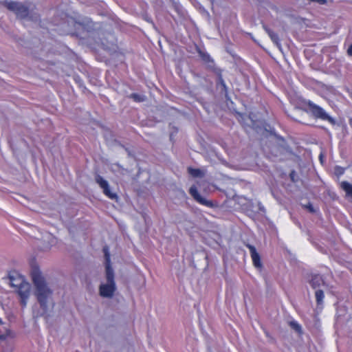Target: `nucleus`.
<instances>
[{
  "label": "nucleus",
  "instance_id": "obj_21",
  "mask_svg": "<svg viewBox=\"0 0 352 352\" xmlns=\"http://www.w3.org/2000/svg\"><path fill=\"white\" fill-rule=\"evenodd\" d=\"M306 207L309 209V210L310 212H314V209L313 206L311 204L307 205Z\"/></svg>",
  "mask_w": 352,
  "mask_h": 352
},
{
  "label": "nucleus",
  "instance_id": "obj_11",
  "mask_svg": "<svg viewBox=\"0 0 352 352\" xmlns=\"http://www.w3.org/2000/svg\"><path fill=\"white\" fill-rule=\"evenodd\" d=\"M43 241L46 243V245L44 247L45 249H50L52 246L54 245L57 241L56 239L50 234H47L43 237Z\"/></svg>",
  "mask_w": 352,
  "mask_h": 352
},
{
  "label": "nucleus",
  "instance_id": "obj_6",
  "mask_svg": "<svg viewBox=\"0 0 352 352\" xmlns=\"http://www.w3.org/2000/svg\"><path fill=\"white\" fill-rule=\"evenodd\" d=\"M189 193L194 198V199L199 204L208 208H212L213 204L211 201L208 200L205 197L201 196L195 186H192L189 189Z\"/></svg>",
  "mask_w": 352,
  "mask_h": 352
},
{
  "label": "nucleus",
  "instance_id": "obj_26",
  "mask_svg": "<svg viewBox=\"0 0 352 352\" xmlns=\"http://www.w3.org/2000/svg\"><path fill=\"white\" fill-rule=\"evenodd\" d=\"M115 166H117V167H120L119 164H116Z\"/></svg>",
  "mask_w": 352,
  "mask_h": 352
},
{
  "label": "nucleus",
  "instance_id": "obj_22",
  "mask_svg": "<svg viewBox=\"0 0 352 352\" xmlns=\"http://www.w3.org/2000/svg\"><path fill=\"white\" fill-rule=\"evenodd\" d=\"M6 339V336L0 335V341L4 340Z\"/></svg>",
  "mask_w": 352,
  "mask_h": 352
},
{
  "label": "nucleus",
  "instance_id": "obj_23",
  "mask_svg": "<svg viewBox=\"0 0 352 352\" xmlns=\"http://www.w3.org/2000/svg\"><path fill=\"white\" fill-rule=\"evenodd\" d=\"M127 170L124 168H122V174H124V172H126Z\"/></svg>",
  "mask_w": 352,
  "mask_h": 352
},
{
  "label": "nucleus",
  "instance_id": "obj_7",
  "mask_svg": "<svg viewBox=\"0 0 352 352\" xmlns=\"http://www.w3.org/2000/svg\"><path fill=\"white\" fill-rule=\"evenodd\" d=\"M96 182L100 186V187L103 190L104 194L107 196L109 198L113 199L116 198L117 195L116 193L112 192L110 190L109 183L107 180L103 179L101 176L97 175L96 177Z\"/></svg>",
  "mask_w": 352,
  "mask_h": 352
},
{
  "label": "nucleus",
  "instance_id": "obj_24",
  "mask_svg": "<svg viewBox=\"0 0 352 352\" xmlns=\"http://www.w3.org/2000/svg\"><path fill=\"white\" fill-rule=\"evenodd\" d=\"M350 124L352 125V118H350Z\"/></svg>",
  "mask_w": 352,
  "mask_h": 352
},
{
  "label": "nucleus",
  "instance_id": "obj_17",
  "mask_svg": "<svg viewBox=\"0 0 352 352\" xmlns=\"http://www.w3.org/2000/svg\"><path fill=\"white\" fill-rule=\"evenodd\" d=\"M334 172H335L336 175L339 176V175H342L344 173V170L343 168H342L340 166H336L335 169H334Z\"/></svg>",
  "mask_w": 352,
  "mask_h": 352
},
{
  "label": "nucleus",
  "instance_id": "obj_20",
  "mask_svg": "<svg viewBox=\"0 0 352 352\" xmlns=\"http://www.w3.org/2000/svg\"><path fill=\"white\" fill-rule=\"evenodd\" d=\"M347 54L349 56H352V43L349 45V47L347 50Z\"/></svg>",
  "mask_w": 352,
  "mask_h": 352
},
{
  "label": "nucleus",
  "instance_id": "obj_10",
  "mask_svg": "<svg viewBox=\"0 0 352 352\" xmlns=\"http://www.w3.org/2000/svg\"><path fill=\"white\" fill-rule=\"evenodd\" d=\"M310 285L314 289H318L325 287V283L320 275L314 274L311 276L309 281Z\"/></svg>",
  "mask_w": 352,
  "mask_h": 352
},
{
  "label": "nucleus",
  "instance_id": "obj_12",
  "mask_svg": "<svg viewBox=\"0 0 352 352\" xmlns=\"http://www.w3.org/2000/svg\"><path fill=\"white\" fill-rule=\"evenodd\" d=\"M188 173L194 177H203L205 175V171L199 168H188Z\"/></svg>",
  "mask_w": 352,
  "mask_h": 352
},
{
  "label": "nucleus",
  "instance_id": "obj_16",
  "mask_svg": "<svg viewBox=\"0 0 352 352\" xmlns=\"http://www.w3.org/2000/svg\"><path fill=\"white\" fill-rule=\"evenodd\" d=\"M129 98H132L135 102H142L145 100V96L138 94H132Z\"/></svg>",
  "mask_w": 352,
  "mask_h": 352
},
{
  "label": "nucleus",
  "instance_id": "obj_9",
  "mask_svg": "<svg viewBox=\"0 0 352 352\" xmlns=\"http://www.w3.org/2000/svg\"><path fill=\"white\" fill-rule=\"evenodd\" d=\"M247 247L250 250V253L253 262V265L255 267L261 270L262 268V263L261 257L258 253L256 252V248L252 245H247Z\"/></svg>",
  "mask_w": 352,
  "mask_h": 352
},
{
  "label": "nucleus",
  "instance_id": "obj_2",
  "mask_svg": "<svg viewBox=\"0 0 352 352\" xmlns=\"http://www.w3.org/2000/svg\"><path fill=\"white\" fill-rule=\"evenodd\" d=\"M105 255V281L102 282L99 287V294L104 298L113 297L116 290V285L114 279V272L111 267L110 255L107 248L104 249Z\"/></svg>",
  "mask_w": 352,
  "mask_h": 352
},
{
  "label": "nucleus",
  "instance_id": "obj_25",
  "mask_svg": "<svg viewBox=\"0 0 352 352\" xmlns=\"http://www.w3.org/2000/svg\"><path fill=\"white\" fill-rule=\"evenodd\" d=\"M0 324H3V322H2V320L1 318H0Z\"/></svg>",
  "mask_w": 352,
  "mask_h": 352
},
{
  "label": "nucleus",
  "instance_id": "obj_4",
  "mask_svg": "<svg viewBox=\"0 0 352 352\" xmlns=\"http://www.w3.org/2000/svg\"><path fill=\"white\" fill-rule=\"evenodd\" d=\"M308 111L311 113L313 116L316 118H320L322 120H328L329 122L333 123V118L328 115V113L320 106L316 105L313 102L309 100L307 103Z\"/></svg>",
  "mask_w": 352,
  "mask_h": 352
},
{
  "label": "nucleus",
  "instance_id": "obj_8",
  "mask_svg": "<svg viewBox=\"0 0 352 352\" xmlns=\"http://www.w3.org/2000/svg\"><path fill=\"white\" fill-rule=\"evenodd\" d=\"M8 279L9 284L10 285L11 287L14 288L15 290H16L24 283L26 282L22 276L16 272L10 274L9 275Z\"/></svg>",
  "mask_w": 352,
  "mask_h": 352
},
{
  "label": "nucleus",
  "instance_id": "obj_14",
  "mask_svg": "<svg viewBox=\"0 0 352 352\" xmlns=\"http://www.w3.org/2000/svg\"><path fill=\"white\" fill-rule=\"evenodd\" d=\"M315 296H316V299L317 303L318 305L322 304L323 302L324 297L322 289H316V292H315Z\"/></svg>",
  "mask_w": 352,
  "mask_h": 352
},
{
  "label": "nucleus",
  "instance_id": "obj_18",
  "mask_svg": "<svg viewBox=\"0 0 352 352\" xmlns=\"http://www.w3.org/2000/svg\"><path fill=\"white\" fill-rule=\"evenodd\" d=\"M290 325L296 331H300V325L297 322H290Z\"/></svg>",
  "mask_w": 352,
  "mask_h": 352
},
{
  "label": "nucleus",
  "instance_id": "obj_15",
  "mask_svg": "<svg viewBox=\"0 0 352 352\" xmlns=\"http://www.w3.org/2000/svg\"><path fill=\"white\" fill-rule=\"evenodd\" d=\"M266 32H267L269 36L271 38L272 41L277 45H279L278 43V37L276 34L271 31L270 30L265 28Z\"/></svg>",
  "mask_w": 352,
  "mask_h": 352
},
{
  "label": "nucleus",
  "instance_id": "obj_5",
  "mask_svg": "<svg viewBox=\"0 0 352 352\" xmlns=\"http://www.w3.org/2000/svg\"><path fill=\"white\" fill-rule=\"evenodd\" d=\"M15 291L20 297V301L22 306L24 307H26L28 300L31 294L30 284L26 281Z\"/></svg>",
  "mask_w": 352,
  "mask_h": 352
},
{
  "label": "nucleus",
  "instance_id": "obj_1",
  "mask_svg": "<svg viewBox=\"0 0 352 352\" xmlns=\"http://www.w3.org/2000/svg\"><path fill=\"white\" fill-rule=\"evenodd\" d=\"M34 285V295L41 307L46 312L51 303L52 290L46 283L41 272L37 267H34L31 272Z\"/></svg>",
  "mask_w": 352,
  "mask_h": 352
},
{
  "label": "nucleus",
  "instance_id": "obj_27",
  "mask_svg": "<svg viewBox=\"0 0 352 352\" xmlns=\"http://www.w3.org/2000/svg\"><path fill=\"white\" fill-rule=\"evenodd\" d=\"M214 0H210V1L212 2V3H213Z\"/></svg>",
  "mask_w": 352,
  "mask_h": 352
},
{
  "label": "nucleus",
  "instance_id": "obj_13",
  "mask_svg": "<svg viewBox=\"0 0 352 352\" xmlns=\"http://www.w3.org/2000/svg\"><path fill=\"white\" fill-rule=\"evenodd\" d=\"M341 188L346 192L348 195L352 197V185L347 182H342L340 184Z\"/></svg>",
  "mask_w": 352,
  "mask_h": 352
},
{
  "label": "nucleus",
  "instance_id": "obj_3",
  "mask_svg": "<svg viewBox=\"0 0 352 352\" xmlns=\"http://www.w3.org/2000/svg\"><path fill=\"white\" fill-rule=\"evenodd\" d=\"M0 4L14 12L20 18L28 19L32 21H36L38 18L37 12L32 6L28 7L21 3L8 0L0 1Z\"/></svg>",
  "mask_w": 352,
  "mask_h": 352
},
{
  "label": "nucleus",
  "instance_id": "obj_19",
  "mask_svg": "<svg viewBox=\"0 0 352 352\" xmlns=\"http://www.w3.org/2000/svg\"><path fill=\"white\" fill-rule=\"evenodd\" d=\"M311 2L317 3L320 5H324L327 3V0H309Z\"/></svg>",
  "mask_w": 352,
  "mask_h": 352
}]
</instances>
